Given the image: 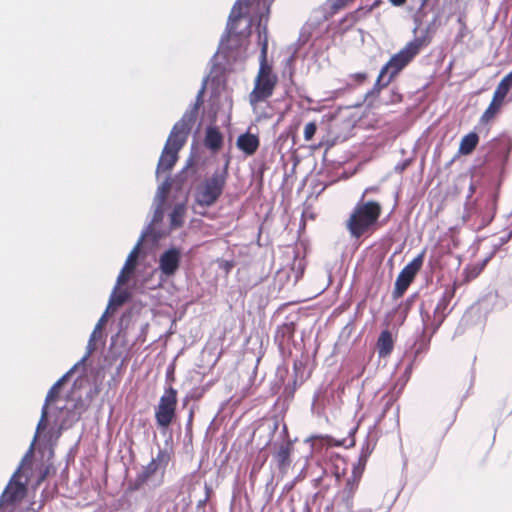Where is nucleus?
<instances>
[{"mask_svg": "<svg viewBox=\"0 0 512 512\" xmlns=\"http://www.w3.org/2000/svg\"><path fill=\"white\" fill-rule=\"evenodd\" d=\"M47 416H48V407H47V403L44 404L43 408H42V412H41V418H40V421L37 425V431L39 430H42L45 428L46 426V420H47Z\"/></svg>", "mask_w": 512, "mask_h": 512, "instance_id": "nucleus-32", "label": "nucleus"}, {"mask_svg": "<svg viewBox=\"0 0 512 512\" xmlns=\"http://www.w3.org/2000/svg\"><path fill=\"white\" fill-rule=\"evenodd\" d=\"M65 379H66V375L63 376L62 378H60L59 380H57L53 384V386L49 389V391L46 395V400H45V403H47V407L49 406L50 403L56 401V399L58 398L61 386L63 385Z\"/></svg>", "mask_w": 512, "mask_h": 512, "instance_id": "nucleus-22", "label": "nucleus"}, {"mask_svg": "<svg viewBox=\"0 0 512 512\" xmlns=\"http://www.w3.org/2000/svg\"><path fill=\"white\" fill-rule=\"evenodd\" d=\"M402 100H403L402 94L399 93L397 89L393 88L390 91L389 99L387 101H385L384 104L385 105L398 104V103L402 102Z\"/></svg>", "mask_w": 512, "mask_h": 512, "instance_id": "nucleus-29", "label": "nucleus"}, {"mask_svg": "<svg viewBox=\"0 0 512 512\" xmlns=\"http://www.w3.org/2000/svg\"><path fill=\"white\" fill-rule=\"evenodd\" d=\"M282 329H285L286 331H288L291 334L293 333V330L291 329V325H289V324L283 325Z\"/></svg>", "mask_w": 512, "mask_h": 512, "instance_id": "nucleus-42", "label": "nucleus"}, {"mask_svg": "<svg viewBox=\"0 0 512 512\" xmlns=\"http://www.w3.org/2000/svg\"><path fill=\"white\" fill-rule=\"evenodd\" d=\"M479 143V136L475 132H470L462 137L459 144V154L470 155Z\"/></svg>", "mask_w": 512, "mask_h": 512, "instance_id": "nucleus-18", "label": "nucleus"}, {"mask_svg": "<svg viewBox=\"0 0 512 512\" xmlns=\"http://www.w3.org/2000/svg\"><path fill=\"white\" fill-rule=\"evenodd\" d=\"M317 131V124L316 122H309L305 125V128H304V139L306 141H310L312 140V138L314 137L315 133Z\"/></svg>", "mask_w": 512, "mask_h": 512, "instance_id": "nucleus-28", "label": "nucleus"}, {"mask_svg": "<svg viewBox=\"0 0 512 512\" xmlns=\"http://www.w3.org/2000/svg\"><path fill=\"white\" fill-rule=\"evenodd\" d=\"M391 82L392 81H389V79L385 75H382L381 72H379V75H378L372 89L366 93L365 99L369 100L372 98H378L382 89L387 87Z\"/></svg>", "mask_w": 512, "mask_h": 512, "instance_id": "nucleus-19", "label": "nucleus"}, {"mask_svg": "<svg viewBox=\"0 0 512 512\" xmlns=\"http://www.w3.org/2000/svg\"><path fill=\"white\" fill-rule=\"evenodd\" d=\"M428 0H422L421 6L424 7L427 4Z\"/></svg>", "mask_w": 512, "mask_h": 512, "instance_id": "nucleus-43", "label": "nucleus"}, {"mask_svg": "<svg viewBox=\"0 0 512 512\" xmlns=\"http://www.w3.org/2000/svg\"><path fill=\"white\" fill-rule=\"evenodd\" d=\"M250 6V2L242 3L238 1L232 8L228 21V31L230 34L235 33L237 29V22L244 17L248 11L247 8Z\"/></svg>", "mask_w": 512, "mask_h": 512, "instance_id": "nucleus-15", "label": "nucleus"}, {"mask_svg": "<svg viewBox=\"0 0 512 512\" xmlns=\"http://www.w3.org/2000/svg\"><path fill=\"white\" fill-rule=\"evenodd\" d=\"M482 269H483V266H479V265H473V266L466 267L464 270L465 281L469 282V281L475 279L476 277H478L479 274L482 272Z\"/></svg>", "mask_w": 512, "mask_h": 512, "instance_id": "nucleus-27", "label": "nucleus"}, {"mask_svg": "<svg viewBox=\"0 0 512 512\" xmlns=\"http://www.w3.org/2000/svg\"><path fill=\"white\" fill-rule=\"evenodd\" d=\"M382 213V206L377 201H359L346 221V228L354 238L372 233Z\"/></svg>", "mask_w": 512, "mask_h": 512, "instance_id": "nucleus-3", "label": "nucleus"}, {"mask_svg": "<svg viewBox=\"0 0 512 512\" xmlns=\"http://www.w3.org/2000/svg\"><path fill=\"white\" fill-rule=\"evenodd\" d=\"M431 41L432 32L430 26H428L420 36H416L413 40L409 41L398 53L388 60L381 68V74L385 75L389 81H393Z\"/></svg>", "mask_w": 512, "mask_h": 512, "instance_id": "nucleus-2", "label": "nucleus"}, {"mask_svg": "<svg viewBox=\"0 0 512 512\" xmlns=\"http://www.w3.org/2000/svg\"><path fill=\"white\" fill-rule=\"evenodd\" d=\"M361 9H357L345 16L343 21H350V25H354L358 21V13Z\"/></svg>", "mask_w": 512, "mask_h": 512, "instance_id": "nucleus-33", "label": "nucleus"}, {"mask_svg": "<svg viewBox=\"0 0 512 512\" xmlns=\"http://www.w3.org/2000/svg\"><path fill=\"white\" fill-rule=\"evenodd\" d=\"M470 191H471V193H474L475 188L473 187V185L470 186Z\"/></svg>", "mask_w": 512, "mask_h": 512, "instance_id": "nucleus-46", "label": "nucleus"}, {"mask_svg": "<svg viewBox=\"0 0 512 512\" xmlns=\"http://www.w3.org/2000/svg\"><path fill=\"white\" fill-rule=\"evenodd\" d=\"M489 198H490V199H491V201H492V206H493V209H494V208H495V205H496V199H497V196H496V194H494V193H490V194H489Z\"/></svg>", "mask_w": 512, "mask_h": 512, "instance_id": "nucleus-41", "label": "nucleus"}, {"mask_svg": "<svg viewBox=\"0 0 512 512\" xmlns=\"http://www.w3.org/2000/svg\"><path fill=\"white\" fill-rule=\"evenodd\" d=\"M425 250L410 261L398 274L393 290V298L398 299L404 295L417 273L422 268Z\"/></svg>", "mask_w": 512, "mask_h": 512, "instance_id": "nucleus-8", "label": "nucleus"}, {"mask_svg": "<svg viewBox=\"0 0 512 512\" xmlns=\"http://www.w3.org/2000/svg\"><path fill=\"white\" fill-rule=\"evenodd\" d=\"M341 501L347 512H353V498L354 496L341 492Z\"/></svg>", "mask_w": 512, "mask_h": 512, "instance_id": "nucleus-30", "label": "nucleus"}, {"mask_svg": "<svg viewBox=\"0 0 512 512\" xmlns=\"http://www.w3.org/2000/svg\"><path fill=\"white\" fill-rule=\"evenodd\" d=\"M452 296H453V293L450 296L444 295V297L442 298V300L438 304L437 309H439L440 307H444L445 308L447 303H448L449 298H451Z\"/></svg>", "mask_w": 512, "mask_h": 512, "instance_id": "nucleus-37", "label": "nucleus"}, {"mask_svg": "<svg viewBox=\"0 0 512 512\" xmlns=\"http://www.w3.org/2000/svg\"><path fill=\"white\" fill-rule=\"evenodd\" d=\"M138 249L139 244L130 252L128 255L126 262L123 266L124 271H127V273H132L136 267L137 258H138Z\"/></svg>", "mask_w": 512, "mask_h": 512, "instance_id": "nucleus-24", "label": "nucleus"}, {"mask_svg": "<svg viewBox=\"0 0 512 512\" xmlns=\"http://www.w3.org/2000/svg\"><path fill=\"white\" fill-rule=\"evenodd\" d=\"M192 418H193V412L190 413V417H189V423L192 422Z\"/></svg>", "mask_w": 512, "mask_h": 512, "instance_id": "nucleus-44", "label": "nucleus"}, {"mask_svg": "<svg viewBox=\"0 0 512 512\" xmlns=\"http://www.w3.org/2000/svg\"><path fill=\"white\" fill-rule=\"evenodd\" d=\"M292 449V444L290 442H287L282 444L275 454L278 469L283 473L287 471L288 467L291 464L290 456Z\"/></svg>", "mask_w": 512, "mask_h": 512, "instance_id": "nucleus-16", "label": "nucleus"}, {"mask_svg": "<svg viewBox=\"0 0 512 512\" xmlns=\"http://www.w3.org/2000/svg\"><path fill=\"white\" fill-rule=\"evenodd\" d=\"M48 475V468H46L40 475L39 479H38V484H40L42 481L45 480V478L47 477Z\"/></svg>", "mask_w": 512, "mask_h": 512, "instance_id": "nucleus-39", "label": "nucleus"}, {"mask_svg": "<svg viewBox=\"0 0 512 512\" xmlns=\"http://www.w3.org/2000/svg\"><path fill=\"white\" fill-rule=\"evenodd\" d=\"M512 92V70L505 75L498 83L490 104L480 117V123L488 124L500 113L503 106L512 100L508 99L509 93Z\"/></svg>", "mask_w": 512, "mask_h": 512, "instance_id": "nucleus-6", "label": "nucleus"}, {"mask_svg": "<svg viewBox=\"0 0 512 512\" xmlns=\"http://www.w3.org/2000/svg\"><path fill=\"white\" fill-rule=\"evenodd\" d=\"M204 145L213 152L219 151L223 146V135L216 126L206 129Z\"/></svg>", "mask_w": 512, "mask_h": 512, "instance_id": "nucleus-12", "label": "nucleus"}, {"mask_svg": "<svg viewBox=\"0 0 512 512\" xmlns=\"http://www.w3.org/2000/svg\"><path fill=\"white\" fill-rule=\"evenodd\" d=\"M181 252L177 248L166 250L159 258V269L167 277L173 276L180 266Z\"/></svg>", "mask_w": 512, "mask_h": 512, "instance_id": "nucleus-9", "label": "nucleus"}, {"mask_svg": "<svg viewBox=\"0 0 512 512\" xmlns=\"http://www.w3.org/2000/svg\"><path fill=\"white\" fill-rule=\"evenodd\" d=\"M395 402L396 398L394 394L388 393L372 403V407L374 410L381 408L380 411L375 416V424H379L382 421V419L385 417V415L394 405Z\"/></svg>", "mask_w": 512, "mask_h": 512, "instance_id": "nucleus-14", "label": "nucleus"}, {"mask_svg": "<svg viewBox=\"0 0 512 512\" xmlns=\"http://www.w3.org/2000/svg\"><path fill=\"white\" fill-rule=\"evenodd\" d=\"M228 177L227 165L221 171H215L201 182L195 193V201L201 207L214 205L221 197Z\"/></svg>", "mask_w": 512, "mask_h": 512, "instance_id": "nucleus-5", "label": "nucleus"}, {"mask_svg": "<svg viewBox=\"0 0 512 512\" xmlns=\"http://www.w3.org/2000/svg\"><path fill=\"white\" fill-rule=\"evenodd\" d=\"M27 493L26 486L21 482H10L6 487L3 497L5 502L14 504L21 501Z\"/></svg>", "mask_w": 512, "mask_h": 512, "instance_id": "nucleus-11", "label": "nucleus"}, {"mask_svg": "<svg viewBox=\"0 0 512 512\" xmlns=\"http://www.w3.org/2000/svg\"><path fill=\"white\" fill-rule=\"evenodd\" d=\"M151 461L154 462L159 469L164 471L170 461V455L167 450H159L157 456Z\"/></svg>", "mask_w": 512, "mask_h": 512, "instance_id": "nucleus-25", "label": "nucleus"}, {"mask_svg": "<svg viewBox=\"0 0 512 512\" xmlns=\"http://www.w3.org/2000/svg\"><path fill=\"white\" fill-rule=\"evenodd\" d=\"M130 274L131 273H127V271H124V269L122 268L120 274L117 277V284L118 285L125 284L128 281Z\"/></svg>", "mask_w": 512, "mask_h": 512, "instance_id": "nucleus-35", "label": "nucleus"}, {"mask_svg": "<svg viewBox=\"0 0 512 512\" xmlns=\"http://www.w3.org/2000/svg\"><path fill=\"white\" fill-rule=\"evenodd\" d=\"M376 348L380 358H385L392 353L394 349V339L389 330H384L380 333L377 339Z\"/></svg>", "mask_w": 512, "mask_h": 512, "instance_id": "nucleus-13", "label": "nucleus"}, {"mask_svg": "<svg viewBox=\"0 0 512 512\" xmlns=\"http://www.w3.org/2000/svg\"><path fill=\"white\" fill-rule=\"evenodd\" d=\"M454 419H455V417L453 416V417L451 418V420H450V423H449L448 427H450V426H451V424L454 422Z\"/></svg>", "mask_w": 512, "mask_h": 512, "instance_id": "nucleus-45", "label": "nucleus"}, {"mask_svg": "<svg viewBox=\"0 0 512 512\" xmlns=\"http://www.w3.org/2000/svg\"><path fill=\"white\" fill-rule=\"evenodd\" d=\"M355 85H362L368 80V74L365 72H357L350 75Z\"/></svg>", "mask_w": 512, "mask_h": 512, "instance_id": "nucleus-31", "label": "nucleus"}, {"mask_svg": "<svg viewBox=\"0 0 512 512\" xmlns=\"http://www.w3.org/2000/svg\"><path fill=\"white\" fill-rule=\"evenodd\" d=\"M125 301H126V295H124V294H120V295H118V296H117V298L115 299V302H116L118 305L123 304Z\"/></svg>", "mask_w": 512, "mask_h": 512, "instance_id": "nucleus-38", "label": "nucleus"}, {"mask_svg": "<svg viewBox=\"0 0 512 512\" xmlns=\"http://www.w3.org/2000/svg\"><path fill=\"white\" fill-rule=\"evenodd\" d=\"M178 392L172 386L165 388L155 408V420L159 428H168L176 418Z\"/></svg>", "mask_w": 512, "mask_h": 512, "instance_id": "nucleus-7", "label": "nucleus"}, {"mask_svg": "<svg viewBox=\"0 0 512 512\" xmlns=\"http://www.w3.org/2000/svg\"><path fill=\"white\" fill-rule=\"evenodd\" d=\"M236 145L237 148L241 150L245 155L252 156L257 152L260 146V139L255 134L245 132L238 136Z\"/></svg>", "mask_w": 512, "mask_h": 512, "instance_id": "nucleus-10", "label": "nucleus"}, {"mask_svg": "<svg viewBox=\"0 0 512 512\" xmlns=\"http://www.w3.org/2000/svg\"><path fill=\"white\" fill-rule=\"evenodd\" d=\"M372 451H373V447H371L369 442H366L365 444H363L360 454L363 455L364 457L369 458Z\"/></svg>", "mask_w": 512, "mask_h": 512, "instance_id": "nucleus-36", "label": "nucleus"}, {"mask_svg": "<svg viewBox=\"0 0 512 512\" xmlns=\"http://www.w3.org/2000/svg\"><path fill=\"white\" fill-rule=\"evenodd\" d=\"M361 476V471H357V468H353L352 475L350 478L347 479L345 487L342 490V492L354 496L358 488Z\"/></svg>", "mask_w": 512, "mask_h": 512, "instance_id": "nucleus-20", "label": "nucleus"}, {"mask_svg": "<svg viewBox=\"0 0 512 512\" xmlns=\"http://www.w3.org/2000/svg\"><path fill=\"white\" fill-rule=\"evenodd\" d=\"M354 1L355 0H328L330 13L334 15Z\"/></svg>", "mask_w": 512, "mask_h": 512, "instance_id": "nucleus-26", "label": "nucleus"}, {"mask_svg": "<svg viewBox=\"0 0 512 512\" xmlns=\"http://www.w3.org/2000/svg\"><path fill=\"white\" fill-rule=\"evenodd\" d=\"M199 103L191 111L184 113L176 122L164 145L157 165V172L170 171L178 160V153L185 145L193 124L196 121Z\"/></svg>", "mask_w": 512, "mask_h": 512, "instance_id": "nucleus-1", "label": "nucleus"}, {"mask_svg": "<svg viewBox=\"0 0 512 512\" xmlns=\"http://www.w3.org/2000/svg\"><path fill=\"white\" fill-rule=\"evenodd\" d=\"M394 6H402L407 0H389Z\"/></svg>", "mask_w": 512, "mask_h": 512, "instance_id": "nucleus-40", "label": "nucleus"}, {"mask_svg": "<svg viewBox=\"0 0 512 512\" xmlns=\"http://www.w3.org/2000/svg\"><path fill=\"white\" fill-rule=\"evenodd\" d=\"M278 84V76L268 61H259V69L254 79V86L248 95L249 104L256 107L259 103L272 97Z\"/></svg>", "mask_w": 512, "mask_h": 512, "instance_id": "nucleus-4", "label": "nucleus"}, {"mask_svg": "<svg viewBox=\"0 0 512 512\" xmlns=\"http://www.w3.org/2000/svg\"><path fill=\"white\" fill-rule=\"evenodd\" d=\"M185 207L181 204L176 205L170 215L171 225L173 227H180L184 222Z\"/></svg>", "mask_w": 512, "mask_h": 512, "instance_id": "nucleus-21", "label": "nucleus"}, {"mask_svg": "<svg viewBox=\"0 0 512 512\" xmlns=\"http://www.w3.org/2000/svg\"><path fill=\"white\" fill-rule=\"evenodd\" d=\"M368 461V457H364L363 455H359L358 462L354 466V468H357V471H361V474L363 473L366 463Z\"/></svg>", "mask_w": 512, "mask_h": 512, "instance_id": "nucleus-34", "label": "nucleus"}, {"mask_svg": "<svg viewBox=\"0 0 512 512\" xmlns=\"http://www.w3.org/2000/svg\"><path fill=\"white\" fill-rule=\"evenodd\" d=\"M259 44L261 46L260 58L259 61H268V34L267 28L264 27L263 31H259Z\"/></svg>", "mask_w": 512, "mask_h": 512, "instance_id": "nucleus-23", "label": "nucleus"}, {"mask_svg": "<svg viewBox=\"0 0 512 512\" xmlns=\"http://www.w3.org/2000/svg\"><path fill=\"white\" fill-rule=\"evenodd\" d=\"M159 470L156 464L150 461L146 466L142 468V470L137 474L134 482L133 489L137 490L146 484Z\"/></svg>", "mask_w": 512, "mask_h": 512, "instance_id": "nucleus-17", "label": "nucleus"}]
</instances>
